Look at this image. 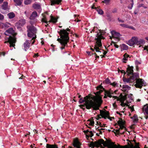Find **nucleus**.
<instances>
[{
	"label": "nucleus",
	"instance_id": "nucleus-1",
	"mask_svg": "<svg viewBox=\"0 0 148 148\" xmlns=\"http://www.w3.org/2000/svg\"><path fill=\"white\" fill-rule=\"evenodd\" d=\"M79 102V103L85 102L84 104L80 105V107H82V108H83V107L85 106L88 109L92 108L94 110H97L99 109L102 101L101 97L99 96L96 97L90 95L84 97L83 99L82 98H80Z\"/></svg>",
	"mask_w": 148,
	"mask_h": 148
},
{
	"label": "nucleus",
	"instance_id": "nucleus-2",
	"mask_svg": "<svg viewBox=\"0 0 148 148\" xmlns=\"http://www.w3.org/2000/svg\"><path fill=\"white\" fill-rule=\"evenodd\" d=\"M135 145L134 146L132 145V148H140L139 146V143H135ZM103 144L104 146L107 147L108 148H117L118 147L116 145H114V143L111 142L110 141L108 140L107 142H104L103 140H99L95 142H91L90 143L88 144V145L91 148H94L95 147H99L100 146L102 147L101 145Z\"/></svg>",
	"mask_w": 148,
	"mask_h": 148
},
{
	"label": "nucleus",
	"instance_id": "nucleus-3",
	"mask_svg": "<svg viewBox=\"0 0 148 148\" xmlns=\"http://www.w3.org/2000/svg\"><path fill=\"white\" fill-rule=\"evenodd\" d=\"M27 36L29 38H32V39L31 40H26L24 43V47L25 50L26 51L29 48L30 43L33 44L34 43L35 40L36 38V28L34 26L31 25L27 26Z\"/></svg>",
	"mask_w": 148,
	"mask_h": 148
},
{
	"label": "nucleus",
	"instance_id": "nucleus-4",
	"mask_svg": "<svg viewBox=\"0 0 148 148\" xmlns=\"http://www.w3.org/2000/svg\"><path fill=\"white\" fill-rule=\"evenodd\" d=\"M69 32V29L67 28L66 29L60 30L59 32L60 36V38H58L57 40L60 43L62 46L60 47L61 50L65 49V47L67 46V44L69 40L68 35Z\"/></svg>",
	"mask_w": 148,
	"mask_h": 148
},
{
	"label": "nucleus",
	"instance_id": "nucleus-5",
	"mask_svg": "<svg viewBox=\"0 0 148 148\" xmlns=\"http://www.w3.org/2000/svg\"><path fill=\"white\" fill-rule=\"evenodd\" d=\"M4 34L5 35L9 36V37L5 38V40L7 41L5 42L4 43L9 42L10 44V47H14L15 46V43L16 41V38L15 36L16 34L13 28H9L5 32Z\"/></svg>",
	"mask_w": 148,
	"mask_h": 148
},
{
	"label": "nucleus",
	"instance_id": "nucleus-6",
	"mask_svg": "<svg viewBox=\"0 0 148 148\" xmlns=\"http://www.w3.org/2000/svg\"><path fill=\"white\" fill-rule=\"evenodd\" d=\"M133 67L132 66H129L127 68V71L128 75H131L132 76L130 78L127 79L124 78L123 79V81L124 82L130 84V85H133V82L138 77V74L137 73H133Z\"/></svg>",
	"mask_w": 148,
	"mask_h": 148
},
{
	"label": "nucleus",
	"instance_id": "nucleus-7",
	"mask_svg": "<svg viewBox=\"0 0 148 148\" xmlns=\"http://www.w3.org/2000/svg\"><path fill=\"white\" fill-rule=\"evenodd\" d=\"M99 33H98L96 36V38H95L96 42L94 47V49L97 52H100L99 51L100 50L99 48H101L102 46L101 39L103 38L102 35L104 34L105 33V31L99 30Z\"/></svg>",
	"mask_w": 148,
	"mask_h": 148
},
{
	"label": "nucleus",
	"instance_id": "nucleus-8",
	"mask_svg": "<svg viewBox=\"0 0 148 148\" xmlns=\"http://www.w3.org/2000/svg\"><path fill=\"white\" fill-rule=\"evenodd\" d=\"M114 93L111 90L108 91L105 90V96L104 97V98H106L107 97L110 98L112 97L114 99H117V101H120L124 102L126 101V102L128 103L127 100H126V95H125L124 96H122V95L121 94L120 96H121L120 98H118L117 96H112V95H113Z\"/></svg>",
	"mask_w": 148,
	"mask_h": 148
},
{
	"label": "nucleus",
	"instance_id": "nucleus-9",
	"mask_svg": "<svg viewBox=\"0 0 148 148\" xmlns=\"http://www.w3.org/2000/svg\"><path fill=\"white\" fill-rule=\"evenodd\" d=\"M136 80L133 83V85L135 84V86L137 88H141L142 86L145 85L144 80L143 79L139 78V75L138 74V77Z\"/></svg>",
	"mask_w": 148,
	"mask_h": 148
},
{
	"label": "nucleus",
	"instance_id": "nucleus-10",
	"mask_svg": "<svg viewBox=\"0 0 148 148\" xmlns=\"http://www.w3.org/2000/svg\"><path fill=\"white\" fill-rule=\"evenodd\" d=\"M137 37H133L128 41L127 44L131 46H132L134 45H137Z\"/></svg>",
	"mask_w": 148,
	"mask_h": 148
},
{
	"label": "nucleus",
	"instance_id": "nucleus-11",
	"mask_svg": "<svg viewBox=\"0 0 148 148\" xmlns=\"http://www.w3.org/2000/svg\"><path fill=\"white\" fill-rule=\"evenodd\" d=\"M25 20L23 18L21 19L16 24L18 28L23 26L25 23Z\"/></svg>",
	"mask_w": 148,
	"mask_h": 148
},
{
	"label": "nucleus",
	"instance_id": "nucleus-12",
	"mask_svg": "<svg viewBox=\"0 0 148 148\" xmlns=\"http://www.w3.org/2000/svg\"><path fill=\"white\" fill-rule=\"evenodd\" d=\"M100 113L101 116L102 118H104L105 119H106L109 116L108 112L107 111L104 112L100 110Z\"/></svg>",
	"mask_w": 148,
	"mask_h": 148
},
{
	"label": "nucleus",
	"instance_id": "nucleus-13",
	"mask_svg": "<svg viewBox=\"0 0 148 148\" xmlns=\"http://www.w3.org/2000/svg\"><path fill=\"white\" fill-rule=\"evenodd\" d=\"M81 144L77 139H75L73 140V145L77 148H80Z\"/></svg>",
	"mask_w": 148,
	"mask_h": 148
},
{
	"label": "nucleus",
	"instance_id": "nucleus-14",
	"mask_svg": "<svg viewBox=\"0 0 148 148\" xmlns=\"http://www.w3.org/2000/svg\"><path fill=\"white\" fill-rule=\"evenodd\" d=\"M145 40L142 39H138L137 37V45H143L145 43Z\"/></svg>",
	"mask_w": 148,
	"mask_h": 148
},
{
	"label": "nucleus",
	"instance_id": "nucleus-15",
	"mask_svg": "<svg viewBox=\"0 0 148 148\" xmlns=\"http://www.w3.org/2000/svg\"><path fill=\"white\" fill-rule=\"evenodd\" d=\"M130 87L126 85H124L123 86L122 90L124 92H127L130 89Z\"/></svg>",
	"mask_w": 148,
	"mask_h": 148
},
{
	"label": "nucleus",
	"instance_id": "nucleus-16",
	"mask_svg": "<svg viewBox=\"0 0 148 148\" xmlns=\"http://www.w3.org/2000/svg\"><path fill=\"white\" fill-rule=\"evenodd\" d=\"M11 24L8 23H0V26H1L3 28H8L11 26Z\"/></svg>",
	"mask_w": 148,
	"mask_h": 148
},
{
	"label": "nucleus",
	"instance_id": "nucleus-17",
	"mask_svg": "<svg viewBox=\"0 0 148 148\" xmlns=\"http://www.w3.org/2000/svg\"><path fill=\"white\" fill-rule=\"evenodd\" d=\"M38 16V14L36 11L33 12L31 14L30 19L31 20L34 19Z\"/></svg>",
	"mask_w": 148,
	"mask_h": 148
},
{
	"label": "nucleus",
	"instance_id": "nucleus-18",
	"mask_svg": "<svg viewBox=\"0 0 148 148\" xmlns=\"http://www.w3.org/2000/svg\"><path fill=\"white\" fill-rule=\"evenodd\" d=\"M62 1V0H51V5H54L56 4H59Z\"/></svg>",
	"mask_w": 148,
	"mask_h": 148
},
{
	"label": "nucleus",
	"instance_id": "nucleus-19",
	"mask_svg": "<svg viewBox=\"0 0 148 148\" xmlns=\"http://www.w3.org/2000/svg\"><path fill=\"white\" fill-rule=\"evenodd\" d=\"M50 20L49 21V23L50 22H52L53 23H56L57 21V19L55 18L52 16L51 15L50 16Z\"/></svg>",
	"mask_w": 148,
	"mask_h": 148
},
{
	"label": "nucleus",
	"instance_id": "nucleus-20",
	"mask_svg": "<svg viewBox=\"0 0 148 148\" xmlns=\"http://www.w3.org/2000/svg\"><path fill=\"white\" fill-rule=\"evenodd\" d=\"M129 56L126 53H125L123 55V58L122 59V61L124 63H126L128 58L129 57Z\"/></svg>",
	"mask_w": 148,
	"mask_h": 148
},
{
	"label": "nucleus",
	"instance_id": "nucleus-21",
	"mask_svg": "<svg viewBox=\"0 0 148 148\" xmlns=\"http://www.w3.org/2000/svg\"><path fill=\"white\" fill-rule=\"evenodd\" d=\"M33 7L36 10H40L41 7L40 5L38 3H34L33 5Z\"/></svg>",
	"mask_w": 148,
	"mask_h": 148
},
{
	"label": "nucleus",
	"instance_id": "nucleus-22",
	"mask_svg": "<svg viewBox=\"0 0 148 148\" xmlns=\"http://www.w3.org/2000/svg\"><path fill=\"white\" fill-rule=\"evenodd\" d=\"M84 132L87 134V135L86 136V137H91L93 135V134L92 131L89 132L88 131H84Z\"/></svg>",
	"mask_w": 148,
	"mask_h": 148
},
{
	"label": "nucleus",
	"instance_id": "nucleus-23",
	"mask_svg": "<svg viewBox=\"0 0 148 148\" xmlns=\"http://www.w3.org/2000/svg\"><path fill=\"white\" fill-rule=\"evenodd\" d=\"M47 148H58L57 146L56 145H49L47 144L46 145Z\"/></svg>",
	"mask_w": 148,
	"mask_h": 148
},
{
	"label": "nucleus",
	"instance_id": "nucleus-24",
	"mask_svg": "<svg viewBox=\"0 0 148 148\" xmlns=\"http://www.w3.org/2000/svg\"><path fill=\"white\" fill-rule=\"evenodd\" d=\"M7 15L10 19L12 18L15 16V14L13 12H11L8 13Z\"/></svg>",
	"mask_w": 148,
	"mask_h": 148
},
{
	"label": "nucleus",
	"instance_id": "nucleus-25",
	"mask_svg": "<svg viewBox=\"0 0 148 148\" xmlns=\"http://www.w3.org/2000/svg\"><path fill=\"white\" fill-rule=\"evenodd\" d=\"M8 3L6 2H4L2 6V8L4 10H6L8 9Z\"/></svg>",
	"mask_w": 148,
	"mask_h": 148
},
{
	"label": "nucleus",
	"instance_id": "nucleus-26",
	"mask_svg": "<svg viewBox=\"0 0 148 148\" xmlns=\"http://www.w3.org/2000/svg\"><path fill=\"white\" fill-rule=\"evenodd\" d=\"M143 110L147 114H148V105L147 104L144 106L143 108Z\"/></svg>",
	"mask_w": 148,
	"mask_h": 148
},
{
	"label": "nucleus",
	"instance_id": "nucleus-27",
	"mask_svg": "<svg viewBox=\"0 0 148 148\" xmlns=\"http://www.w3.org/2000/svg\"><path fill=\"white\" fill-rule=\"evenodd\" d=\"M121 49L123 50H126L128 48V47L126 45L123 44L120 45Z\"/></svg>",
	"mask_w": 148,
	"mask_h": 148
},
{
	"label": "nucleus",
	"instance_id": "nucleus-28",
	"mask_svg": "<svg viewBox=\"0 0 148 148\" xmlns=\"http://www.w3.org/2000/svg\"><path fill=\"white\" fill-rule=\"evenodd\" d=\"M131 118L133 119V122L135 123L137 122L138 120L137 116L136 114H134Z\"/></svg>",
	"mask_w": 148,
	"mask_h": 148
},
{
	"label": "nucleus",
	"instance_id": "nucleus-29",
	"mask_svg": "<svg viewBox=\"0 0 148 148\" xmlns=\"http://www.w3.org/2000/svg\"><path fill=\"white\" fill-rule=\"evenodd\" d=\"M112 35H114L113 36H115V37L117 38H118L121 36V34L119 33L115 32L114 31L112 32Z\"/></svg>",
	"mask_w": 148,
	"mask_h": 148
},
{
	"label": "nucleus",
	"instance_id": "nucleus-30",
	"mask_svg": "<svg viewBox=\"0 0 148 148\" xmlns=\"http://www.w3.org/2000/svg\"><path fill=\"white\" fill-rule=\"evenodd\" d=\"M14 1L17 5H21L23 1V0H14Z\"/></svg>",
	"mask_w": 148,
	"mask_h": 148
},
{
	"label": "nucleus",
	"instance_id": "nucleus-31",
	"mask_svg": "<svg viewBox=\"0 0 148 148\" xmlns=\"http://www.w3.org/2000/svg\"><path fill=\"white\" fill-rule=\"evenodd\" d=\"M96 10L99 14L102 15L103 13V11L102 10L100 9L99 8H97V9Z\"/></svg>",
	"mask_w": 148,
	"mask_h": 148
},
{
	"label": "nucleus",
	"instance_id": "nucleus-32",
	"mask_svg": "<svg viewBox=\"0 0 148 148\" xmlns=\"http://www.w3.org/2000/svg\"><path fill=\"white\" fill-rule=\"evenodd\" d=\"M87 123L89 125L93 126L94 125V122L92 120H88V121Z\"/></svg>",
	"mask_w": 148,
	"mask_h": 148
},
{
	"label": "nucleus",
	"instance_id": "nucleus-33",
	"mask_svg": "<svg viewBox=\"0 0 148 148\" xmlns=\"http://www.w3.org/2000/svg\"><path fill=\"white\" fill-rule=\"evenodd\" d=\"M131 2L132 3H131V5H129L128 7V8L130 10H131L133 7V5H134V2L133 0H131Z\"/></svg>",
	"mask_w": 148,
	"mask_h": 148
},
{
	"label": "nucleus",
	"instance_id": "nucleus-34",
	"mask_svg": "<svg viewBox=\"0 0 148 148\" xmlns=\"http://www.w3.org/2000/svg\"><path fill=\"white\" fill-rule=\"evenodd\" d=\"M31 2V0H25L24 3L26 5H28Z\"/></svg>",
	"mask_w": 148,
	"mask_h": 148
},
{
	"label": "nucleus",
	"instance_id": "nucleus-35",
	"mask_svg": "<svg viewBox=\"0 0 148 148\" xmlns=\"http://www.w3.org/2000/svg\"><path fill=\"white\" fill-rule=\"evenodd\" d=\"M117 122L118 124L119 125H124V122L122 120L118 121Z\"/></svg>",
	"mask_w": 148,
	"mask_h": 148
},
{
	"label": "nucleus",
	"instance_id": "nucleus-36",
	"mask_svg": "<svg viewBox=\"0 0 148 148\" xmlns=\"http://www.w3.org/2000/svg\"><path fill=\"white\" fill-rule=\"evenodd\" d=\"M121 106H128V103H127V102H126L125 103L124 102H123V101H121Z\"/></svg>",
	"mask_w": 148,
	"mask_h": 148
},
{
	"label": "nucleus",
	"instance_id": "nucleus-37",
	"mask_svg": "<svg viewBox=\"0 0 148 148\" xmlns=\"http://www.w3.org/2000/svg\"><path fill=\"white\" fill-rule=\"evenodd\" d=\"M42 22H45L46 23L47 25H48L49 21H47L46 20L45 18H43L42 19Z\"/></svg>",
	"mask_w": 148,
	"mask_h": 148
},
{
	"label": "nucleus",
	"instance_id": "nucleus-38",
	"mask_svg": "<svg viewBox=\"0 0 148 148\" xmlns=\"http://www.w3.org/2000/svg\"><path fill=\"white\" fill-rule=\"evenodd\" d=\"M120 25L123 27L127 28L128 25L124 24H122Z\"/></svg>",
	"mask_w": 148,
	"mask_h": 148
},
{
	"label": "nucleus",
	"instance_id": "nucleus-39",
	"mask_svg": "<svg viewBox=\"0 0 148 148\" xmlns=\"http://www.w3.org/2000/svg\"><path fill=\"white\" fill-rule=\"evenodd\" d=\"M111 85L113 86L114 87H116L118 86V84L115 82H114L111 84Z\"/></svg>",
	"mask_w": 148,
	"mask_h": 148
},
{
	"label": "nucleus",
	"instance_id": "nucleus-40",
	"mask_svg": "<svg viewBox=\"0 0 148 148\" xmlns=\"http://www.w3.org/2000/svg\"><path fill=\"white\" fill-rule=\"evenodd\" d=\"M98 127L97 128H96V129H97L98 130L99 132V134H101L102 133V132L101 131V130H104V129H98Z\"/></svg>",
	"mask_w": 148,
	"mask_h": 148
},
{
	"label": "nucleus",
	"instance_id": "nucleus-41",
	"mask_svg": "<svg viewBox=\"0 0 148 148\" xmlns=\"http://www.w3.org/2000/svg\"><path fill=\"white\" fill-rule=\"evenodd\" d=\"M105 82L106 83L108 84L110 83V80L108 78H107L105 80Z\"/></svg>",
	"mask_w": 148,
	"mask_h": 148
},
{
	"label": "nucleus",
	"instance_id": "nucleus-42",
	"mask_svg": "<svg viewBox=\"0 0 148 148\" xmlns=\"http://www.w3.org/2000/svg\"><path fill=\"white\" fill-rule=\"evenodd\" d=\"M110 1V0H104L103 2L106 3H108Z\"/></svg>",
	"mask_w": 148,
	"mask_h": 148
},
{
	"label": "nucleus",
	"instance_id": "nucleus-43",
	"mask_svg": "<svg viewBox=\"0 0 148 148\" xmlns=\"http://www.w3.org/2000/svg\"><path fill=\"white\" fill-rule=\"evenodd\" d=\"M115 134L117 133V134H120L119 129L117 130H116V132H114Z\"/></svg>",
	"mask_w": 148,
	"mask_h": 148
},
{
	"label": "nucleus",
	"instance_id": "nucleus-44",
	"mask_svg": "<svg viewBox=\"0 0 148 148\" xmlns=\"http://www.w3.org/2000/svg\"><path fill=\"white\" fill-rule=\"evenodd\" d=\"M142 47L144 48V50L147 51L148 49V46H145L144 47Z\"/></svg>",
	"mask_w": 148,
	"mask_h": 148
},
{
	"label": "nucleus",
	"instance_id": "nucleus-45",
	"mask_svg": "<svg viewBox=\"0 0 148 148\" xmlns=\"http://www.w3.org/2000/svg\"><path fill=\"white\" fill-rule=\"evenodd\" d=\"M127 28L131 29L133 30H135V28L132 26H130L128 25Z\"/></svg>",
	"mask_w": 148,
	"mask_h": 148
},
{
	"label": "nucleus",
	"instance_id": "nucleus-46",
	"mask_svg": "<svg viewBox=\"0 0 148 148\" xmlns=\"http://www.w3.org/2000/svg\"><path fill=\"white\" fill-rule=\"evenodd\" d=\"M4 18L3 16L0 13V20H2Z\"/></svg>",
	"mask_w": 148,
	"mask_h": 148
},
{
	"label": "nucleus",
	"instance_id": "nucleus-47",
	"mask_svg": "<svg viewBox=\"0 0 148 148\" xmlns=\"http://www.w3.org/2000/svg\"><path fill=\"white\" fill-rule=\"evenodd\" d=\"M129 108L130 109H131L132 110V111H134V108H133V106H129Z\"/></svg>",
	"mask_w": 148,
	"mask_h": 148
},
{
	"label": "nucleus",
	"instance_id": "nucleus-48",
	"mask_svg": "<svg viewBox=\"0 0 148 148\" xmlns=\"http://www.w3.org/2000/svg\"><path fill=\"white\" fill-rule=\"evenodd\" d=\"M119 126H120V128L119 129V130L120 129H121V130L123 129L124 128V125H119Z\"/></svg>",
	"mask_w": 148,
	"mask_h": 148
},
{
	"label": "nucleus",
	"instance_id": "nucleus-49",
	"mask_svg": "<svg viewBox=\"0 0 148 148\" xmlns=\"http://www.w3.org/2000/svg\"><path fill=\"white\" fill-rule=\"evenodd\" d=\"M103 89V87L101 86L100 85L97 88V89Z\"/></svg>",
	"mask_w": 148,
	"mask_h": 148
},
{
	"label": "nucleus",
	"instance_id": "nucleus-50",
	"mask_svg": "<svg viewBox=\"0 0 148 148\" xmlns=\"http://www.w3.org/2000/svg\"><path fill=\"white\" fill-rule=\"evenodd\" d=\"M118 21L119 22H121V23H123L124 22V21L123 20H122L121 19H120L119 18H118Z\"/></svg>",
	"mask_w": 148,
	"mask_h": 148
},
{
	"label": "nucleus",
	"instance_id": "nucleus-51",
	"mask_svg": "<svg viewBox=\"0 0 148 148\" xmlns=\"http://www.w3.org/2000/svg\"><path fill=\"white\" fill-rule=\"evenodd\" d=\"M144 5L143 4H139L138 6V8H140V7H143V6Z\"/></svg>",
	"mask_w": 148,
	"mask_h": 148
},
{
	"label": "nucleus",
	"instance_id": "nucleus-52",
	"mask_svg": "<svg viewBox=\"0 0 148 148\" xmlns=\"http://www.w3.org/2000/svg\"><path fill=\"white\" fill-rule=\"evenodd\" d=\"M117 12V9H114L112 11V12L115 13L116 12Z\"/></svg>",
	"mask_w": 148,
	"mask_h": 148
},
{
	"label": "nucleus",
	"instance_id": "nucleus-53",
	"mask_svg": "<svg viewBox=\"0 0 148 148\" xmlns=\"http://www.w3.org/2000/svg\"><path fill=\"white\" fill-rule=\"evenodd\" d=\"M102 91H103L102 90H101L99 91L98 92H96L97 93V94L99 95V94H100V93H101V92H102Z\"/></svg>",
	"mask_w": 148,
	"mask_h": 148
},
{
	"label": "nucleus",
	"instance_id": "nucleus-54",
	"mask_svg": "<svg viewBox=\"0 0 148 148\" xmlns=\"http://www.w3.org/2000/svg\"><path fill=\"white\" fill-rule=\"evenodd\" d=\"M108 119H110V120H112V119H114V117H110L109 116L108 117Z\"/></svg>",
	"mask_w": 148,
	"mask_h": 148
},
{
	"label": "nucleus",
	"instance_id": "nucleus-55",
	"mask_svg": "<svg viewBox=\"0 0 148 148\" xmlns=\"http://www.w3.org/2000/svg\"><path fill=\"white\" fill-rule=\"evenodd\" d=\"M114 46L116 48H118L119 47L118 45L116 44H114Z\"/></svg>",
	"mask_w": 148,
	"mask_h": 148
},
{
	"label": "nucleus",
	"instance_id": "nucleus-56",
	"mask_svg": "<svg viewBox=\"0 0 148 148\" xmlns=\"http://www.w3.org/2000/svg\"><path fill=\"white\" fill-rule=\"evenodd\" d=\"M107 53V52L106 51H104V52H103V53L104 55H105Z\"/></svg>",
	"mask_w": 148,
	"mask_h": 148
},
{
	"label": "nucleus",
	"instance_id": "nucleus-57",
	"mask_svg": "<svg viewBox=\"0 0 148 148\" xmlns=\"http://www.w3.org/2000/svg\"><path fill=\"white\" fill-rule=\"evenodd\" d=\"M92 9H96V10H97V8H96V7H94V5L92 6Z\"/></svg>",
	"mask_w": 148,
	"mask_h": 148
},
{
	"label": "nucleus",
	"instance_id": "nucleus-58",
	"mask_svg": "<svg viewBox=\"0 0 148 148\" xmlns=\"http://www.w3.org/2000/svg\"><path fill=\"white\" fill-rule=\"evenodd\" d=\"M100 116H101V115H99L98 116V117H97V119L98 120L99 119H100L101 118V117H100Z\"/></svg>",
	"mask_w": 148,
	"mask_h": 148
},
{
	"label": "nucleus",
	"instance_id": "nucleus-59",
	"mask_svg": "<svg viewBox=\"0 0 148 148\" xmlns=\"http://www.w3.org/2000/svg\"><path fill=\"white\" fill-rule=\"evenodd\" d=\"M5 54V53H4V52H2L1 53V55H3V56H4Z\"/></svg>",
	"mask_w": 148,
	"mask_h": 148
},
{
	"label": "nucleus",
	"instance_id": "nucleus-60",
	"mask_svg": "<svg viewBox=\"0 0 148 148\" xmlns=\"http://www.w3.org/2000/svg\"><path fill=\"white\" fill-rule=\"evenodd\" d=\"M145 39L147 40L148 41V36L145 38Z\"/></svg>",
	"mask_w": 148,
	"mask_h": 148
},
{
	"label": "nucleus",
	"instance_id": "nucleus-61",
	"mask_svg": "<svg viewBox=\"0 0 148 148\" xmlns=\"http://www.w3.org/2000/svg\"><path fill=\"white\" fill-rule=\"evenodd\" d=\"M87 53L88 54V55H90V52L89 51H87Z\"/></svg>",
	"mask_w": 148,
	"mask_h": 148
},
{
	"label": "nucleus",
	"instance_id": "nucleus-62",
	"mask_svg": "<svg viewBox=\"0 0 148 148\" xmlns=\"http://www.w3.org/2000/svg\"><path fill=\"white\" fill-rule=\"evenodd\" d=\"M116 113L118 114H119L120 115H121V114H120V113H119V112H116Z\"/></svg>",
	"mask_w": 148,
	"mask_h": 148
},
{
	"label": "nucleus",
	"instance_id": "nucleus-63",
	"mask_svg": "<svg viewBox=\"0 0 148 148\" xmlns=\"http://www.w3.org/2000/svg\"><path fill=\"white\" fill-rule=\"evenodd\" d=\"M3 0H0V3H1L3 1Z\"/></svg>",
	"mask_w": 148,
	"mask_h": 148
},
{
	"label": "nucleus",
	"instance_id": "nucleus-64",
	"mask_svg": "<svg viewBox=\"0 0 148 148\" xmlns=\"http://www.w3.org/2000/svg\"><path fill=\"white\" fill-rule=\"evenodd\" d=\"M99 126L100 127H103V125L101 124H100Z\"/></svg>",
	"mask_w": 148,
	"mask_h": 148
}]
</instances>
